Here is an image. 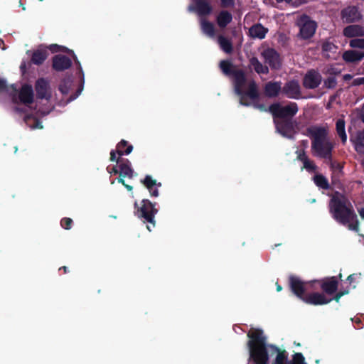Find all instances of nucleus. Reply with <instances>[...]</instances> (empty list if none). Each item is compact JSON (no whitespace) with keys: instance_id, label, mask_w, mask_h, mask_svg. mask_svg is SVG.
<instances>
[{"instance_id":"nucleus-18","label":"nucleus","mask_w":364,"mask_h":364,"mask_svg":"<svg viewBox=\"0 0 364 364\" xmlns=\"http://www.w3.org/2000/svg\"><path fill=\"white\" fill-rule=\"evenodd\" d=\"M141 183L148 189L151 196L158 197L159 195L158 188L161 186V183H157L150 175H146Z\"/></svg>"},{"instance_id":"nucleus-58","label":"nucleus","mask_w":364,"mask_h":364,"mask_svg":"<svg viewBox=\"0 0 364 364\" xmlns=\"http://www.w3.org/2000/svg\"><path fill=\"white\" fill-rule=\"evenodd\" d=\"M315 362H316V364H318L320 363V360L317 359V360H316Z\"/></svg>"},{"instance_id":"nucleus-45","label":"nucleus","mask_w":364,"mask_h":364,"mask_svg":"<svg viewBox=\"0 0 364 364\" xmlns=\"http://www.w3.org/2000/svg\"><path fill=\"white\" fill-rule=\"evenodd\" d=\"M221 5L223 7H230L232 6L235 4V0H220Z\"/></svg>"},{"instance_id":"nucleus-60","label":"nucleus","mask_w":364,"mask_h":364,"mask_svg":"<svg viewBox=\"0 0 364 364\" xmlns=\"http://www.w3.org/2000/svg\"><path fill=\"white\" fill-rule=\"evenodd\" d=\"M146 227H147V229H148L149 231H151V229H150L149 226V225H147Z\"/></svg>"},{"instance_id":"nucleus-61","label":"nucleus","mask_w":364,"mask_h":364,"mask_svg":"<svg viewBox=\"0 0 364 364\" xmlns=\"http://www.w3.org/2000/svg\"><path fill=\"white\" fill-rule=\"evenodd\" d=\"M294 344L296 345L297 346H300V343H296L295 342H294Z\"/></svg>"},{"instance_id":"nucleus-46","label":"nucleus","mask_w":364,"mask_h":364,"mask_svg":"<svg viewBox=\"0 0 364 364\" xmlns=\"http://www.w3.org/2000/svg\"><path fill=\"white\" fill-rule=\"evenodd\" d=\"M355 276L356 274H350L348 277H347V281L351 284L352 282H353L355 279Z\"/></svg>"},{"instance_id":"nucleus-40","label":"nucleus","mask_w":364,"mask_h":364,"mask_svg":"<svg viewBox=\"0 0 364 364\" xmlns=\"http://www.w3.org/2000/svg\"><path fill=\"white\" fill-rule=\"evenodd\" d=\"M73 220L70 218H63L60 220V225L65 230H70L72 228Z\"/></svg>"},{"instance_id":"nucleus-30","label":"nucleus","mask_w":364,"mask_h":364,"mask_svg":"<svg viewBox=\"0 0 364 364\" xmlns=\"http://www.w3.org/2000/svg\"><path fill=\"white\" fill-rule=\"evenodd\" d=\"M243 95H245V102H246V97L251 100H256L258 97L257 85L255 81L252 80L249 82L247 90H243Z\"/></svg>"},{"instance_id":"nucleus-24","label":"nucleus","mask_w":364,"mask_h":364,"mask_svg":"<svg viewBox=\"0 0 364 364\" xmlns=\"http://www.w3.org/2000/svg\"><path fill=\"white\" fill-rule=\"evenodd\" d=\"M200 25L202 32L210 38L215 36L214 25L208 21L205 18H200Z\"/></svg>"},{"instance_id":"nucleus-10","label":"nucleus","mask_w":364,"mask_h":364,"mask_svg":"<svg viewBox=\"0 0 364 364\" xmlns=\"http://www.w3.org/2000/svg\"><path fill=\"white\" fill-rule=\"evenodd\" d=\"M269 112L277 117L284 118L292 117L298 112V106L296 103L291 102L287 106H282L279 104H273L269 108Z\"/></svg>"},{"instance_id":"nucleus-28","label":"nucleus","mask_w":364,"mask_h":364,"mask_svg":"<svg viewBox=\"0 0 364 364\" xmlns=\"http://www.w3.org/2000/svg\"><path fill=\"white\" fill-rule=\"evenodd\" d=\"M232 19V14L227 11H222L217 16L216 21L219 27L225 28Z\"/></svg>"},{"instance_id":"nucleus-17","label":"nucleus","mask_w":364,"mask_h":364,"mask_svg":"<svg viewBox=\"0 0 364 364\" xmlns=\"http://www.w3.org/2000/svg\"><path fill=\"white\" fill-rule=\"evenodd\" d=\"M362 17L358 9L354 6H350L343 9L341 18L346 23H351L359 21Z\"/></svg>"},{"instance_id":"nucleus-14","label":"nucleus","mask_w":364,"mask_h":364,"mask_svg":"<svg viewBox=\"0 0 364 364\" xmlns=\"http://www.w3.org/2000/svg\"><path fill=\"white\" fill-rule=\"evenodd\" d=\"M6 90L12 97V101L16 104H21L23 102V85H11L9 87L6 85L3 80H0V92Z\"/></svg>"},{"instance_id":"nucleus-49","label":"nucleus","mask_w":364,"mask_h":364,"mask_svg":"<svg viewBox=\"0 0 364 364\" xmlns=\"http://www.w3.org/2000/svg\"><path fill=\"white\" fill-rule=\"evenodd\" d=\"M58 270L59 271L63 270L64 274H66V273L68 272V267L66 266H63V267H60Z\"/></svg>"},{"instance_id":"nucleus-37","label":"nucleus","mask_w":364,"mask_h":364,"mask_svg":"<svg viewBox=\"0 0 364 364\" xmlns=\"http://www.w3.org/2000/svg\"><path fill=\"white\" fill-rule=\"evenodd\" d=\"M336 85L337 81L334 76H329L323 81V87L327 89H333Z\"/></svg>"},{"instance_id":"nucleus-36","label":"nucleus","mask_w":364,"mask_h":364,"mask_svg":"<svg viewBox=\"0 0 364 364\" xmlns=\"http://www.w3.org/2000/svg\"><path fill=\"white\" fill-rule=\"evenodd\" d=\"M119 176L122 177H132L133 170L131 168L130 166L127 164H121L119 166Z\"/></svg>"},{"instance_id":"nucleus-44","label":"nucleus","mask_w":364,"mask_h":364,"mask_svg":"<svg viewBox=\"0 0 364 364\" xmlns=\"http://www.w3.org/2000/svg\"><path fill=\"white\" fill-rule=\"evenodd\" d=\"M70 85L68 82H64L61 84L59 87V90L63 94H68L69 91Z\"/></svg>"},{"instance_id":"nucleus-55","label":"nucleus","mask_w":364,"mask_h":364,"mask_svg":"<svg viewBox=\"0 0 364 364\" xmlns=\"http://www.w3.org/2000/svg\"><path fill=\"white\" fill-rule=\"evenodd\" d=\"M291 1H292V0H277V1H278V2H283V1H284V2H286V3H289V2H291Z\"/></svg>"},{"instance_id":"nucleus-23","label":"nucleus","mask_w":364,"mask_h":364,"mask_svg":"<svg viewBox=\"0 0 364 364\" xmlns=\"http://www.w3.org/2000/svg\"><path fill=\"white\" fill-rule=\"evenodd\" d=\"M268 29L264 28L261 24H255L252 26L250 30L249 33L252 38L262 39L265 37Z\"/></svg>"},{"instance_id":"nucleus-59","label":"nucleus","mask_w":364,"mask_h":364,"mask_svg":"<svg viewBox=\"0 0 364 364\" xmlns=\"http://www.w3.org/2000/svg\"><path fill=\"white\" fill-rule=\"evenodd\" d=\"M350 75H346L345 76V78H346V79H347V78H350Z\"/></svg>"},{"instance_id":"nucleus-9","label":"nucleus","mask_w":364,"mask_h":364,"mask_svg":"<svg viewBox=\"0 0 364 364\" xmlns=\"http://www.w3.org/2000/svg\"><path fill=\"white\" fill-rule=\"evenodd\" d=\"M310 286L314 288V285L318 284L322 291L328 294H335L338 287V280L336 277H326L321 279H315L307 281Z\"/></svg>"},{"instance_id":"nucleus-34","label":"nucleus","mask_w":364,"mask_h":364,"mask_svg":"<svg viewBox=\"0 0 364 364\" xmlns=\"http://www.w3.org/2000/svg\"><path fill=\"white\" fill-rule=\"evenodd\" d=\"M314 183L323 190L330 189V185L327 178L322 174H316L314 177Z\"/></svg>"},{"instance_id":"nucleus-12","label":"nucleus","mask_w":364,"mask_h":364,"mask_svg":"<svg viewBox=\"0 0 364 364\" xmlns=\"http://www.w3.org/2000/svg\"><path fill=\"white\" fill-rule=\"evenodd\" d=\"M260 55L271 68H280L281 58L279 53L274 48L262 46L260 49Z\"/></svg>"},{"instance_id":"nucleus-19","label":"nucleus","mask_w":364,"mask_h":364,"mask_svg":"<svg viewBox=\"0 0 364 364\" xmlns=\"http://www.w3.org/2000/svg\"><path fill=\"white\" fill-rule=\"evenodd\" d=\"M133 146L128 145L125 140H122L117 146L116 150L110 153V159H119L124 154L128 155L132 151Z\"/></svg>"},{"instance_id":"nucleus-25","label":"nucleus","mask_w":364,"mask_h":364,"mask_svg":"<svg viewBox=\"0 0 364 364\" xmlns=\"http://www.w3.org/2000/svg\"><path fill=\"white\" fill-rule=\"evenodd\" d=\"M350 140L353 143L356 151L360 154H364V129L358 132Z\"/></svg>"},{"instance_id":"nucleus-38","label":"nucleus","mask_w":364,"mask_h":364,"mask_svg":"<svg viewBox=\"0 0 364 364\" xmlns=\"http://www.w3.org/2000/svg\"><path fill=\"white\" fill-rule=\"evenodd\" d=\"M349 44L352 48H364V38L352 39Z\"/></svg>"},{"instance_id":"nucleus-2","label":"nucleus","mask_w":364,"mask_h":364,"mask_svg":"<svg viewBox=\"0 0 364 364\" xmlns=\"http://www.w3.org/2000/svg\"><path fill=\"white\" fill-rule=\"evenodd\" d=\"M331 217L339 224L347 226L350 230L358 232L360 223L353 207L347 198L336 191L328 203Z\"/></svg>"},{"instance_id":"nucleus-56","label":"nucleus","mask_w":364,"mask_h":364,"mask_svg":"<svg viewBox=\"0 0 364 364\" xmlns=\"http://www.w3.org/2000/svg\"><path fill=\"white\" fill-rule=\"evenodd\" d=\"M112 171L114 173H119V171L117 170V168L116 167H113L112 168Z\"/></svg>"},{"instance_id":"nucleus-3","label":"nucleus","mask_w":364,"mask_h":364,"mask_svg":"<svg viewBox=\"0 0 364 364\" xmlns=\"http://www.w3.org/2000/svg\"><path fill=\"white\" fill-rule=\"evenodd\" d=\"M289 287L291 291L301 301L309 305L319 306L330 303L332 299L319 292L308 293L310 289H316L307 283V281H302L299 277L290 275L289 277Z\"/></svg>"},{"instance_id":"nucleus-13","label":"nucleus","mask_w":364,"mask_h":364,"mask_svg":"<svg viewBox=\"0 0 364 364\" xmlns=\"http://www.w3.org/2000/svg\"><path fill=\"white\" fill-rule=\"evenodd\" d=\"M282 93L290 99L302 98L301 88L299 82L296 80L287 81L282 87Z\"/></svg>"},{"instance_id":"nucleus-32","label":"nucleus","mask_w":364,"mask_h":364,"mask_svg":"<svg viewBox=\"0 0 364 364\" xmlns=\"http://www.w3.org/2000/svg\"><path fill=\"white\" fill-rule=\"evenodd\" d=\"M218 43L220 48L226 53H231L232 52V45L231 41L223 36H219L218 38Z\"/></svg>"},{"instance_id":"nucleus-6","label":"nucleus","mask_w":364,"mask_h":364,"mask_svg":"<svg viewBox=\"0 0 364 364\" xmlns=\"http://www.w3.org/2000/svg\"><path fill=\"white\" fill-rule=\"evenodd\" d=\"M134 208L136 209L135 215L140 218H143L144 222L151 223L155 226L154 217L158 210L155 208V203H151L148 199H143L141 202V206H139L137 203H134Z\"/></svg>"},{"instance_id":"nucleus-47","label":"nucleus","mask_w":364,"mask_h":364,"mask_svg":"<svg viewBox=\"0 0 364 364\" xmlns=\"http://www.w3.org/2000/svg\"><path fill=\"white\" fill-rule=\"evenodd\" d=\"M254 107L257 109H259L261 111H266V108L263 105H255Z\"/></svg>"},{"instance_id":"nucleus-48","label":"nucleus","mask_w":364,"mask_h":364,"mask_svg":"<svg viewBox=\"0 0 364 364\" xmlns=\"http://www.w3.org/2000/svg\"><path fill=\"white\" fill-rule=\"evenodd\" d=\"M360 117L361 120L364 122V105H363L360 109Z\"/></svg>"},{"instance_id":"nucleus-1","label":"nucleus","mask_w":364,"mask_h":364,"mask_svg":"<svg viewBox=\"0 0 364 364\" xmlns=\"http://www.w3.org/2000/svg\"><path fill=\"white\" fill-rule=\"evenodd\" d=\"M247 336L249 338L247 343L249 361L253 364H268L269 358L273 356L275 358L272 364H307L301 353H295L289 361L287 350L267 343V336L260 328H251Z\"/></svg>"},{"instance_id":"nucleus-52","label":"nucleus","mask_w":364,"mask_h":364,"mask_svg":"<svg viewBox=\"0 0 364 364\" xmlns=\"http://www.w3.org/2000/svg\"><path fill=\"white\" fill-rule=\"evenodd\" d=\"M122 177V176H120V177L117 179V181H118V182H119V183H122V184L124 186V184H126V183H125L124 180Z\"/></svg>"},{"instance_id":"nucleus-41","label":"nucleus","mask_w":364,"mask_h":364,"mask_svg":"<svg viewBox=\"0 0 364 364\" xmlns=\"http://www.w3.org/2000/svg\"><path fill=\"white\" fill-rule=\"evenodd\" d=\"M303 168H306L309 172H314L316 170V166L314 164V161H303Z\"/></svg>"},{"instance_id":"nucleus-54","label":"nucleus","mask_w":364,"mask_h":364,"mask_svg":"<svg viewBox=\"0 0 364 364\" xmlns=\"http://www.w3.org/2000/svg\"><path fill=\"white\" fill-rule=\"evenodd\" d=\"M282 289V286H280L279 284H277V291H280Z\"/></svg>"},{"instance_id":"nucleus-50","label":"nucleus","mask_w":364,"mask_h":364,"mask_svg":"<svg viewBox=\"0 0 364 364\" xmlns=\"http://www.w3.org/2000/svg\"><path fill=\"white\" fill-rule=\"evenodd\" d=\"M360 216L362 219H364V208H362L360 210H358Z\"/></svg>"},{"instance_id":"nucleus-31","label":"nucleus","mask_w":364,"mask_h":364,"mask_svg":"<svg viewBox=\"0 0 364 364\" xmlns=\"http://www.w3.org/2000/svg\"><path fill=\"white\" fill-rule=\"evenodd\" d=\"M336 129L338 136L341 138L342 142L345 144L347 141V134L346 133V122L343 118L337 119Z\"/></svg>"},{"instance_id":"nucleus-4","label":"nucleus","mask_w":364,"mask_h":364,"mask_svg":"<svg viewBox=\"0 0 364 364\" xmlns=\"http://www.w3.org/2000/svg\"><path fill=\"white\" fill-rule=\"evenodd\" d=\"M305 134L311 141V149L315 156L331 158L333 143L328 137V129L326 127L314 125L306 129Z\"/></svg>"},{"instance_id":"nucleus-26","label":"nucleus","mask_w":364,"mask_h":364,"mask_svg":"<svg viewBox=\"0 0 364 364\" xmlns=\"http://www.w3.org/2000/svg\"><path fill=\"white\" fill-rule=\"evenodd\" d=\"M250 65L257 74H268L269 72V68L263 65L256 57L250 59Z\"/></svg>"},{"instance_id":"nucleus-57","label":"nucleus","mask_w":364,"mask_h":364,"mask_svg":"<svg viewBox=\"0 0 364 364\" xmlns=\"http://www.w3.org/2000/svg\"><path fill=\"white\" fill-rule=\"evenodd\" d=\"M338 278H339L340 279H341V278H342V274H341V273H340V274H338Z\"/></svg>"},{"instance_id":"nucleus-53","label":"nucleus","mask_w":364,"mask_h":364,"mask_svg":"<svg viewBox=\"0 0 364 364\" xmlns=\"http://www.w3.org/2000/svg\"><path fill=\"white\" fill-rule=\"evenodd\" d=\"M364 83V77H361L357 80V84Z\"/></svg>"},{"instance_id":"nucleus-11","label":"nucleus","mask_w":364,"mask_h":364,"mask_svg":"<svg viewBox=\"0 0 364 364\" xmlns=\"http://www.w3.org/2000/svg\"><path fill=\"white\" fill-rule=\"evenodd\" d=\"M188 10L195 13L201 18L210 16L213 13V9L208 0H195L193 4L188 6Z\"/></svg>"},{"instance_id":"nucleus-7","label":"nucleus","mask_w":364,"mask_h":364,"mask_svg":"<svg viewBox=\"0 0 364 364\" xmlns=\"http://www.w3.org/2000/svg\"><path fill=\"white\" fill-rule=\"evenodd\" d=\"M296 26L299 28L298 36L301 39L311 38L316 30L317 24L309 16L301 15L296 19Z\"/></svg>"},{"instance_id":"nucleus-15","label":"nucleus","mask_w":364,"mask_h":364,"mask_svg":"<svg viewBox=\"0 0 364 364\" xmlns=\"http://www.w3.org/2000/svg\"><path fill=\"white\" fill-rule=\"evenodd\" d=\"M322 81V76L316 70H309L304 75L303 85L306 89H315L319 86Z\"/></svg>"},{"instance_id":"nucleus-5","label":"nucleus","mask_w":364,"mask_h":364,"mask_svg":"<svg viewBox=\"0 0 364 364\" xmlns=\"http://www.w3.org/2000/svg\"><path fill=\"white\" fill-rule=\"evenodd\" d=\"M24 119H33V123L27 122L31 129H42L43 125L38 120L41 114L37 110V105L34 101L33 88L30 85H24Z\"/></svg>"},{"instance_id":"nucleus-51","label":"nucleus","mask_w":364,"mask_h":364,"mask_svg":"<svg viewBox=\"0 0 364 364\" xmlns=\"http://www.w3.org/2000/svg\"><path fill=\"white\" fill-rule=\"evenodd\" d=\"M124 186L127 188V191H131L133 189V187L128 184H124Z\"/></svg>"},{"instance_id":"nucleus-43","label":"nucleus","mask_w":364,"mask_h":364,"mask_svg":"<svg viewBox=\"0 0 364 364\" xmlns=\"http://www.w3.org/2000/svg\"><path fill=\"white\" fill-rule=\"evenodd\" d=\"M349 293V289H343L340 290L338 292H337L335 296L333 298H331L332 300L336 301V302H339L340 299Z\"/></svg>"},{"instance_id":"nucleus-42","label":"nucleus","mask_w":364,"mask_h":364,"mask_svg":"<svg viewBox=\"0 0 364 364\" xmlns=\"http://www.w3.org/2000/svg\"><path fill=\"white\" fill-rule=\"evenodd\" d=\"M343 176V174H338V173H332L331 176V183L332 184L336 186L337 188H340L341 186V177Z\"/></svg>"},{"instance_id":"nucleus-62","label":"nucleus","mask_w":364,"mask_h":364,"mask_svg":"<svg viewBox=\"0 0 364 364\" xmlns=\"http://www.w3.org/2000/svg\"><path fill=\"white\" fill-rule=\"evenodd\" d=\"M18 4H19V6L21 5V0H19Z\"/></svg>"},{"instance_id":"nucleus-27","label":"nucleus","mask_w":364,"mask_h":364,"mask_svg":"<svg viewBox=\"0 0 364 364\" xmlns=\"http://www.w3.org/2000/svg\"><path fill=\"white\" fill-rule=\"evenodd\" d=\"M364 57V53L357 50H347L343 55L345 61L354 63L360 60Z\"/></svg>"},{"instance_id":"nucleus-22","label":"nucleus","mask_w":364,"mask_h":364,"mask_svg":"<svg viewBox=\"0 0 364 364\" xmlns=\"http://www.w3.org/2000/svg\"><path fill=\"white\" fill-rule=\"evenodd\" d=\"M343 35L348 38L364 36V28L359 25H350L343 29Z\"/></svg>"},{"instance_id":"nucleus-8","label":"nucleus","mask_w":364,"mask_h":364,"mask_svg":"<svg viewBox=\"0 0 364 364\" xmlns=\"http://www.w3.org/2000/svg\"><path fill=\"white\" fill-rule=\"evenodd\" d=\"M231 78L233 80L235 92L238 96H240V103L244 106H249L250 103L245 102V95H243V89L246 83L245 72L238 68L232 75Z\"/></svg>"},{"instance_id":"nucleus-16","label":"nucleus","mask_w":364,"mask_h":364,"mask_svg":"<svg viewBox=\"0 0 364 364\" xmlns=\"http://www.w3.org/2000/svg\"><path fill=\"white\" fill-rule=\"evenodd\" d=\"M37 96L40 99L49 100L52 96L49 81L45 78H39L35 85Z\"/></svg>"},{"instance_id":"nucleus-63","label":"nucleus","mask_w":364,"mask_h":364,"mask_svg":"<svg viewBox=\"0 0 364 364\" xmlns=\"http://www.w3.org/2000/svg\"><path fill=\"white\" fill-rule=\"evenodd\" d=\"M281 245V244H275V245H274V246H275V247H277V246H279V245Z\"/></svg>"},{"instance_id":"nucleus-20","label":"nucleus","mask_w":364,"mask_h":364,"mask_svg":"<svg viewBox=\"0 0 364 364\" xmlns=\"http://www.w3.org/2000/svg\"><path fill=\"white\" fill-rule=\"evenodd\" d=\"M70 65L71 60L65 55H58L53 58V68L57 71H62L68 69Z\"/></svg>"},{"instance_id":"nucleus-29","label":"nucleus","mask_w":364,"mask_h":364,"mask_svg":"<svg viewBox=\"0 0 364 364\" xmlns=\"http://www.w3.org/2000/svg\"><path fill=\"white\" fill-rule=\"evenodd\" d=\"M220 68L222 72L227 76L231 77L235 72L238 69L237 66L233 65L228 60H222L220 62Z\"/></svg>"},{"instance_id":"nucleus-33","label":"nucleus","mask_w":364,"mask_h":364,"mask_svg":"<svg viewBox=\"0 0 364 364\" xmlns=\"http://www.w3.org/2000/svg\"><path fill=\"white\" fill-rule=\"evenodd\" d=\"M48 57L46 50H38L35 51L31 58V61L36 65L42 64Z\"/></svg>"},{"instance_id":"nucleus-39","label":"nucleus","mask_w":364,"mask_h":364,"mask_svg":"<svg viewBox=\"0 0 364 364\" xmlns=\"http://www.w3.org/2000/svg\"><path fill=\"white\" fill-rule=\"evenodd\" d=\"M336 49V46L331 42L326 41L323 43L322 50L324 53H326V52L333 53V52H335Z\"/></svg>"},{"instance_id":"nucleus-21","label":"nucleus","mask_w":364,"mask_h":364,"mask_svg":"<svg viewBox=\"0 0 364 364\" xmlns=\"http://www.w3.org/2000/svg\"><path fill=\"white\" fill-rule=\"evenodd\" d=\"M282 92V83L280 82H269L264 86V93L269 97H274Z\"/></svg>"},{"instance_id":"nucleus-35","label":"nucleus","mask_w":364,"mask_h":364,"mask_svg":"<svg viewBox=\"0 0 364 364\" xmlns=\"http://www.w3.org/2000/svg\"><path fill=\"white\" fill-rule=\"evenodd\" d=\"M330 168L332 171V173L343 174V164L341 163L340 161H328Z\"/></svg>"}]
</instances>
